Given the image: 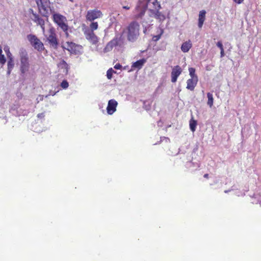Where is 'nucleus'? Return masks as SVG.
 Wrapping results in <instances>:
<instances>
[{
	"instance_id": "16",
	"label": "nucleus",
	"mask_w": 261,
	"mask_h": 261,
	"mask_svg": "<svg viewBox=\"0 0 261 261\" xmlns=\"http://www.w3.org/2000/svg\"><path fill=\"white\" fill-rule=\"evenodd\" d=\"M205 14L206 12L205 10H201L199 12L198 18V27L199 28H201L203 25L205 19Z\"/></svg>"
},
{
	"instance_id": "29",
	"label": "nucleus",
	"mask_w": 261,
	"mask_h": 261,
	"mask_svg": "<svg viewBox=\"0 0 261 261\" xmlns=\"http://www.w3.org/2000/svg\"><path fill=\"white\" fill-rule=\"evenodd\" d=\"M217 46L220 48V50L222 49H224L223 48V44L222 43V42L221 41H219L217 42Z\"/></svg>"
},
{
	"instance_id": "33",
	"label": "nucleus",
	"mask_w": 261,
	"mask_h": 261,
	"mask_svg": "<svg viewBox=\"0 0 261 261\" xmlns=\"http://www.w3.org/2000/svg\"><path fill=\"white\" fill-rule=\"evenodd\" d=\"M220 56H221V58H222V57H223L224 56V49H222L221 50Z\"/></svg>"
},
{
	"instance_id": "6",
	"label": "nucleus",
	"mask_w": 261,
	"mask_h": 261,
	"mask_svg": "<svg viewBox=\"0 0 261 261\" xmlns=\"http://www.w3.org/2000/svg\"><path fill=\"white\" fill-rule=\"evenodd\" d=\"M20 69L22 73H25L29 71L30 64L27 53L25 50H21L20 53Z\"/></svg>"
},
{
	"instance_id": "12",
	"label": "nucleus",
	"mask_w": 261,
	"mask_h": 261,
	"mask_svg": "<svg viewBox=\"0 0 261 261\" xmlns=\"http://www.w3.org/2000/svg\"><path fill=\"white\" fill-rule=\"evenodd\" d=\"M117 102L114 99H111L109 101L108 107L107 108V113L110 114H113L116 110Z\"/></svg>"
},
{
	"instance_id": "24",
	"label": "nucleus",
	"mask_w": 261,
	"mask_h": 261,
	"mask_svg": "<svg viewBox=\"0 0 261 261\" xmlns=\"http://www.w3.org/2000/svg\"><path fill=\"white\" fill-rule=\"evenodd\" d=\"M2 47L0 46V64L3 66L5 64L6 59L4 55L2 54Z\"/></svg>"
},
{
	"instance_id": "25",
	"label": "nucleus",
	"mask_w": 261,
	"mask_h": 261,
	"mask_svg": "<svg viewBox=\"0 0 261 261\" xmlns=\"http://www.w3.org/2000/svg\"><path fill=\"white\" fill-rule=\"evenodd\" d=\"M90 30H89V31H92L93 32V31L94 30H97V28H98V23H97V22H92L90 24Z\"/></svg>"
},
{
	"instance_id": "21",
	"label": "nucleus",
	"mask_w": 261,
	"mask_h": 261,
	"mask_svg": "<svg viewBox=\"0 0 261 261\" xmlns=\"http://www.w3.org/2000/svg\"><path fill=\"white\" fill-rule=\"evenodd\" d=\"M14 60L13 59H10V60H8V74H10L12 69H13L14 67Z\"/></svg>"
},
{
	"instance_id": "30",
	"label": "nucleus",
	"mask_w": 261,
	"mask_h": 261,
	"mask_svg": "<svg viewBox=\"0 0 261 261\" xmlns=\"http://www.w3.org/2000/svg\"><path fill=\"white\" fill-rule=\"evenodd\" d=\"M7 56L8 57V60H10V59H13L12 55L10 53V50H8V53H7Z\"/></svg>"
},
{
	"instance_id": "20",
	"label": "nucleus",
	"mask_w": 261,
	"mask_h": 261,
	"mask_svg": "<svg viewBox=\"0 0 261 261\" xmlns=\"http://www.w3.org/2000/svg\"><path fill=\"white\" fill-rule=\"evenodd\" d=\"M163 32H164V31L162 29H161L160 28H158V30H157L158 34L155 35L153 36L152 40L154 41H156L159 40L160 39Z\"/></svg>"
},
{
	"instance_id": "19",
	"label": "nucleus",
	"mask_w": 261,
	"mask_h": 261,
	"mask_svg": "<svg viewBox=\"0 0 261 261\" xmlns=\"http://www.w3.org/2000/svg\"><path fill=\"white\" fill-rule=\"evenodd\" d=\"M145 60L144 59L140 60L133 63L132 67L140 69L142 68L143 64L145 63Z\"/></svg>"
},
{
	"instance_id": "10",
	"label": "nucleus",
	"mask_w": 261,
	"mask_h": 261,
	"mask_svg": "<svg viewBox=\"0 0 261 261\" xmlns=\"http://www.w3.org/2000/svg\"><path fill=\"white\" fill-rule=\"evenodd\" d=\"M62 47L63 48L67 49L71 53L73 54H76V51H78V49L80 47L79 46L76 45L75 43L69 41L63 43Z\"/></svg>"
},
{
	"instance_id": "14",
	"label": "nucleus",
	"mask_w": 261,
	"mask_h": 261,
	"mask_svg": "<svg viewBox=\"0 0 261 261\" xmlns=\"http://www.w3.org/2000/svg\"><path fill=\"white\" fill-rule=\"evenodd\" d=\"M118 44V40L117 38H114L110 42H109L105 47L104 49V51L107 53L109 52L112 50L114 46H116Z\"/></svg>"
},
{
	"instance_id": "22",
	"label": "nucleus",
	"mask_w": 261,
	"mask_h": 261,
	"mask_svg": "<svg viewBox=\"0 0 261 261\" xmlns=\"http://www.w3.org/2000/svg\"><path fill=\"white\" fill-rule=\"evenodd\" d=\"M197 121L194 120L193 118L191 119L190 121V128L193 132L195 131Z\"/></svg>"
},
{
	"instance_id": "7",
	"label": "nucleus",
	"mask_w": 261,
	"mask_h": 261,
	"mask_svg": "<svg viewBox=\"0 0 261 261\" xmlns=\"http://www.w3.org/2000/svg\"><path fill=\"white\" fill-rule=\"evenodd\" d=\"M189 71L191 78L187 81V88L190 90H193L197 83L198 78L195 74V70L194 68H189Z\"/></svg>"
},
{
	"instance_id": "3",
	"label": "nucleus",
	"mask_w": 261,
	"mask_h": 261,
	"mask_svg": "<svg viewBox=\"0 0 261 261\" xmlns=\"http://www.w3.org/2000/svg\"><path fill=\"white\" fill-rule=\"evenodd\" d=\"M54 21L64 31L67 32L68 29L67 20L64 16L57 13L53 15Z\"/></svg>"
},
{
	"instance_id": "34",
	"label": "nucleus",
	"mask_w": 261,
	"mask_h": 261,
	"mask_svg": "<svg viewBox=\"0 0 261 261\" xmlns=\"http://www.w3.org/2000/svg\"><path fill=\"white\" fill-rule=\"evenodd\" d=\"M37 116L38 118H42L44 117V115L43 113H41V114H38Z\"/></svg>"
},
{
	"instance_id": "31",
	"label": "nucleus",
	"mask_w": 261,
	"mask_h": 261,
	"mask_svg": "<svg viewBox=\"0 0 261 261\" xmlns=\"http://www.w3.org/2000/svg\"><path fill=\"white\" fill-rule=\"evenodd\" d=\"M121 67L122 66L120 64H117L114 66V68L116 69H120Z\"/></svg>"
},
{
	"instance_id": "28",
	"label": "nucleus",
	"mask_w": 261,
	"mask_h": 261,
	"mask_svg": "<svg viewBox=\"0 0 261 261\" xmlns=\"http://www.w3.org/2000/svg\"><path fill=\"white\" fill-rule=\"evenodd\" d=\"M61 86L63 89H66L68 87L69 84L67 81L64 80L62 81V82L61 84Z\"/></svg>"
},
{
	"instance_id": "18",
	"label": "nucleus",
	"mask_w": 261,
	"mask_h": 261,
	"mask_svg": "<svg viewBox=\"0 0 261 261\" xmlns=\"http://www.w3.org/2000/svg\"><path fill=\"white\" fill-rule=\"evenodd\" d=\"M150 15L152 17H153L159 19L160 21H162L164 20L165 18V16L163 14H162L161 12H159L158 10L151 12Z\"/></svg>"
},
{
	"instance_id": "11",
	"label": "nucleus",
	"mask_w": 261,
	"mask_h": 261,
	"mask_svg": "<svg viewBox=\"0 0 261 261\" xmlns=\"http://www.w3.org/2000/svg\"><path fill=\"white\" fill-rule=\"evenodd\" d=\"M31 18L33 21H34L35 22L37 23V24L39 25L41 27L43 33H44L45 22H44V20L42 18H41L40 17H39V15H38L36 13H33V14H32V16Z\"/></svg>"
},
{
	"instance_id": "23",
	"label": "nucleus",
	"mask_w": 261,
	"mask_h": 261,
	"mask_svg": "<svg viewBox=\"0 0 261 261\" xmlns=\"http://www.w3.org/2000/svg\"><path fill=\"white\" fill-rule=\"evenodd\" d=\"M207 97L208 98V101H207V105L210 107H212L213 105L214 102V98L213 94L210 92L207 93Z\"/></svg>"
},
{
	"instance_id": "39",
	"label": "nucleus",
	"mask_w": 261,
	"mask_h": 261,
	"mask_svg": "<svg viewBox=\"0 0 261 261\" xmlns=\"http://www.w3.org/2000/svg\"><path fill=\"white\" fill-rule=\"evenodd\" d=\"M70 2H72L73 0H69Z\"/></svg>"
},
{
	"instance_id": "35",
	"label": "nucleus",
	"mask_w": 261,
	"mask_h": 261,
	"mask_svg": "<svg viewBox=\"0 0 261 261\" xmlns=\"http://www.w3.org/2000/svg\"><path fill=\"white\" fill-rule=\"evenodd\" d=\"M4 50L6 53V54H7V53H8V50H9V47H5L4 48Z\"/></svg>"
},
{
	"instance_id": "5",
	"label": "nucleus",
	"mask_w": 261,
	"mask_h": 261,
	"mask_svg": "<svg viewBox=\"0 0 261 261\" xmlns=\"http://www.w3.org/2000/svg\"><path fill=\"white\" fill-rule=\"evenodd\" d=\"M27 39L35 49L39 51L44 50V47L43 43L36 35L33 34L28 35Z\"/></svg>"
},
{
	"instance_id": "4",
	"label": "nucleus",
	"mask_w": 261,
	"mask_h": 261,
	"mask_svg": "<svg viewBox=\"0 0 261 261\" xmlns=\"http://www.w3.org/2000/svg\"><path fill=\"white\" fill-rule=\"evenodd\" d=\"M43 34L50 46L56 48L58 45V42L54 29L50 28L46 34L44 32Z\"/></svg>"
},
{
	"instance_id": "37",
	"label": "nucleus",
	"mask_w": 261,
	"mask_h": 261,
	"mask_svg": "<svg viewBox=\"0 0 261 261\" xmlns=\"http://www.w3.org/2000/svg\"><path fill=\"white\" fill-rule=\"evenodd\" d=\"M208 175L207 174H205L204 175V177L205 178H208Z\"/></svg>"
},
{
	"instance_id": "27",
	"label": "nucleus",
	"mask_w": 261,
	"mask_h": 261,
	"mask_svg": "<svg viewBox=\"0 0 261 261\" xmlns=\"http://www.w3.org/2000/svg\"><path fill=\"white\" fill-rule=\"evenodd\" d=\"M60 66H62L63 68H65V72L67 74L68 72V65L67 63L65 61H63L60 63Z\"/></svg>"
},
{
	"instance_id": "8",
	"label": "nucleus",
	"mask_w": 261,
	"mask_h": 261,
	"mask_svg": "<svg viewBox=\"0 0 261 261\" xmlns=\"http://www.w3.org/2000/svg\"><path fill=\"white\" fill-rule=\"evenodd\" d=\"M102 16V13L99 10H89L87 12L86 15V18L88 20L92 21L97 18H101Z\"/></svg>"
},
{
	"instance_id": "26",
	"label": "nucleus",
	"mask_w": 261,
	"mask_h": 261,
	"mask_svg": "<svg viewBox=\"0 0 261 261\" xmlns=\"http://www.w3.org/2000/svg\"><path fill=\"white\" fill-rule=\"evenodd\" d=\"M113 73H116V72L112 68L109 69L107 72V78L109 80L111 79Z\"/></svg>"
},
{
	"instance_id": "36",
	"label": "nucleus",
	"mask_w": 261,
	"mask_h": 261,
	"mask_svg": "<svg viewBox=\"0 0 261 261\" xmlns=\"http://www.w3.org/2000/svg\"><path fill=\"white\" fill-rule=\"evenodd\" d=\"M123 9H125L128 10V9H130V7L127 6H123Z\"/></svg>"
},
{
	"instance_id": "9",
	"label": "nucleus",
	"mask_w": 261,
	"mask_h": 261,
	"mask_svg": "<svg viewBox=\"0 0 261 261\" xmlns=\"http://www.w3.org/2000/svg\"><path fill=\"white\" fill-rule=\"evenodd\" d=\"M36 3L38 7L39 12L45 15L47 12V8L49 5V2L48 0H35Z\"/></svg>"
},
{
	"instance_id": "13",
	"label": "nucleus",
	"mask_w": 261,
	"mask_h": 261,
	"mask_svg": "<svg viewBox=\"0 0 261 261\" xmlns=\"http://www.w3.org/2000/svg\"><path fill=\"white\" fill-rule=\"evenodd\" d=\"M86 38L92 44H96L98 42V38L92 31H86L85 32Z\"/></svg>"
},
{
	"instance_id": "32",
	"label": "nucleus",
	"mask_w": 261,
	"mask_h": 261,
	"mask_svg": "<svg viewBox=\"0 0 261 261\" xmlns=\"http://www.w3.org/2000/svg\"><path fill=\"white\" fill-rule=\"evenodd\" d=\"M234 3L238 4H242L243 2H244V0H232Z\"/></svg>"
},
{
	"instance_id": "15",
	"label": "nucleus",
	"mask_w": 261,
	"mask_h": 261,
	"mask_svg": "<svg viewBox=\"0 0 261 261\" xmlns=\"http://www.w3.org/2000/svg\"><path fill=\"white\" fill-rule=\"evenodd\" d=\"M179 75V67L177 66L175 67L171 72V81L172 82H175L177 81V79Z\"/></svg>"
},
{
	"instance_id": "38",
	"label": "nucleus",
	"mask_w": 261,
	"mask_h": 261,
	"mask_svg": "<svg viewBox=\"0 0 261 261\" xmlns=\"http://www.w3.org/2000/svg\"><path fill=\"white\" fill-rule=\"evenodd\" d=\"M40 99L42 100L43 99V96H40Z\"/></svg>"
},
{
	"instance_id": "2",
	"label": "nucleus",
	"mask_w": 261,
	"mask_h": 261,
	"mask_svg": "<svg viewBox=\"0 0 261 261\" xmlns=\"http://www.w3.org/2000/svg\"><path fill=\"white\" fill-rule=\"evenodd\" d=\"M140 25L136 21L130 22L126 29L127 39L129 41H135L139 35Z\"/></svg>"
},
{
	"instance_id": "17",
	"label": "nucleus",
	"mask_w": 261,
	"mask_h": 261,
	"mask_svg": "<svg viewBox=\"0 0 261 261\" xmlns=\"http://www.w3.org/2000/svg\"><path fill=\"white\" fill-rule=\"evenodd\" d=\"M192 46V44L191 41L190 40H188L182 44L180 48L183 52L187 53L190 50Z\"/></svg>"
},
{
	"instance_id": "1",
	"label": "nucleus",
	"mask_w": 261,
	"mask_h": 261,
	"mask_svg": "<svg viewBox=\"0 0 261 261\" xmlns=\"http://www.w3.org/2000/svg\"><path fill=\"white\" fill-rule=\"evenodd\" d=\"M160 8V5L157 0H140L138 3L134 12L138 13L136 17L139 18L144 14L147 9L151 13L158 10Z\"/></svg>"
}]
</instances>
